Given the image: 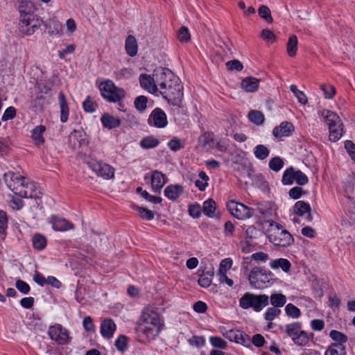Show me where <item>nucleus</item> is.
<instances>
[{
	"label": "nucleus",
	"instance_id": "obj_33",
	"mask_svg": "<svg viewBox=\"0 0 355 355\" xmlns=\"http://www.w3.org/2000/svg\"><path fill=\"white\" fill-rule=\"evenodd\" d=\"M45 130L46 127L42 125L36 126L33 130L31 137L36 146H40L44 143L45 139L43 137V134Z\"/></svg>",
	"mask_w": 355,
	"mask_h": 355
},
{
	"label": "nucleus",
	"instance_id": "obj_9",
	"mask_svg": "<svg viewBox=\"0 0 355 355\" xmlns=\"http://www.w3.org/2000/svg\"><path fill=\"white\" fill-rule=\"evenodd\" d=\"M88 166L98 175L105 180H109L114 176V168L110 165L90 159L87 160Z\"/></svg>",
	"mask_w": 355,
	"mask_h": 355
},
{
	"label": "nucleus",
	"instance_id": "obj_54",
	"mask_svg": "<svg viewBox=\"0 0 355 355\" xmlns=\"http://www.w3.org/2000/svg\"><path fill=\"white\" fill-rule=\"evenodd\" d=\"M281 313V310L276 307H270L264 314V318L268 321H272L278 317Z\"/></svg>",
	"mask_w": 355,
	"mask_h": 355
},
{
	"label": "nucleus",
	"instance_id": "obj_27",
	"mask_svg": "<svg viewBox=\"0 0 355 355\" xmlns=\"http://www.w3.org/2000/svg\"><path fill=\"white\" fill-rule=\"evenodd\" d=\"M69 142L72 143L73 142V148H76V141L78 143V146H84L87 145L88 140L87 139V135L85 132L83 131L80 130H73L69 137Z\"/></svg>",
	"mask_w": 355,
	"mask_h": 355
},
{
	"label": "nucleus",
	"instance_id": "obj_51",
	"mask_svg": "<svg viewBox=\"0 0 355 355\" xmlns=\"http://www.w3.org/2000/svg\"><path fill=\"white\" fill-rule=\"evenodd\" d=\"M285 312L288 316L292 318H297L301 315L300 309L291 303H289L286 306Z\"/></svg>",
	"mask_w": 355,
	"mask_h": 355
},
{
	"label": "nucleus",
	"instance_id": "obj_52",
	"mask_svg": "<svg viewBox=\"0 0 355 355\" xmlns=\"http://www.w3.org/2000/svg\"><path fill=\"white\" fill-rule=\"evenodd\" d=\"M134 209L139 212L140 217L143 219L151 220L154 218V213L147 208L135 206Z\"/></svg>",
	"mask_w": 355,
	"mask_h": 355
},
{
	"label": "nucleus",
	"instance_id": "obj_60",
	"mask_svg": "<svg viewBox=\"0 0 355 355\" xmlns=\"http://www.w3.org/2000/svg\"><path fill=\"white\" fill-rule=\"evenodd\" d=\"M202 210L200 205L198 203L190 205L188 209L189 215L194 218H200Z\"/></svg>",
	"mask_w": 355,
	"mask_h": 355
},
{
	"label": "nucleus",
	"instance_id": "obj_25",
	"mask_svg": "<svg viewBox=\"0 0 355 355\" xmlns=\"http://www.w3.org/2000/svg\"><path fill=\"white\" fill-rule=\"evenodd\" d=\"M52 227L55 231H67L73 229V225L62 218L52 216L51 218Z\"/></svg>",
	"mask_w": 355,
	"mask_h": 355
},
{
	"label": "nucleus",
	"instance_id": "obj_34",
	"mask_svg": "<svg viewBox=\"0 0 355 355\" xmlns=\"http://www.w3.org/2000/svg\"><path fill=\"white\" fill-rule=\"evenodd\" d=\"M272 205L270 202L259 203L257 205V210L263 218H270L273 212Z\"/></svg>",
	"mask_w": 355,
	"mask_h": 355
},
{
	"label": "nucleus",
	"instance_id": "obj_11",
	"mask_svg": "<svg viewBox=\"0 0 355 355\" xmlns=\"http://www.w3.org/2000/svg\"><path fill=\"white\" fill-rule=\"evenodd\" d=\"M17 195L22 198H30L35 200L40 199L42 196L41 188L34 182L24 183V186L19 185L15 188Z\"/></svg>",
	"mask_w": 355,
	"mask_h": 355
},
{
	"label": "nucleus",
	"instance_id": "obj_30",
	"mask_svg": "<svg viewBox=\"0 0 355 355\" xmlns=\"http://www.w3.org/2000/svg\"><path fill=\"white\" fill-rule=\"evenodd\" d=\"M144 324L143 322H141L137 330L142 332L148 340L154 339L159 333V329Z\"/></svg>",
	"mask_w": 355,
	"mask_h": 355
},
{
	"label": "nucleus",
	"instance_id": "obj_41",
	"mask_svg": "<svg viewBox=\"0 0 355 355\" xmlns=\"http://www.w3.org/2000/svg\"><path fill=\"white\" fill-rule=\"evenodd\" d=\"M295 171L293 167H289L284 172L282 182L284 185L292 184L295 181Z\"/></svg>",
	"mask_w": 355,
	"mask_h": 355
},
{
	"label": "nucleus",
	"instance_id": "obj_23",
	"mask_svg": "<svg viewBox=\"0 0 355 355\" xmlns=\"http://www.w3.org/2000/svg\"><path fill=\"white\" fill-rule=\"evenodd\" d=\"M18 9L20 13V19L25 21V18L35 16V6L29 1H21Z\"/></svg>",
	"mask_w": 355,
	"mask_h": 355
},
{
	"label": "nucleus",
	"instance_id": "obj_28",
	"mask_svg": "<svg viewBox=\"0 0 355 355\" xmlns=\"http://www.w3.org/2000/svg\"><path fill=\"white\" fill-rule=\"evenodd\" d=\"M201 272V273L199 275L200 278H199L198 282L200 286H202L203 288H207L211 285V284L212 282L211 277L214 275V268H210L207 271H205V270H203L202 271H201V270H199L198 272Z\"/></svg>",
	"mask_w": 355,
	"mask_h": 355
},
{
	"label": "nucleus",
	"instance_id": "obj_20",
	"mask_svg": "<svg viewBox=\"0 0 355 355\" xmlns=\"http://www.w3.org/2000/svg\"><path fill=\"white\" fill-rule=\"evenodd\" d=\"M294 125L292 123L284 121L273 129L272 134L276 138L288 137L294 132Z\"/></svg>",
	"mask_w": 355,
	"mask_h": 355
},
{
	"label": "nucleus",
	"instance_id": "obj_63",
	"mask_svg": "<svg viewBox=\"0 0 355 355\" xmlns=\"http://www.w3.org/2000/svg\"><path fill=\"white\" fill-rule=\"evenodd\" d=\"M295 181L299 185H304L308 183V177L300 170L295 171Z\"/></svg>",
	"mask_w": 355,
	"mask_h": 355
},
{
	"label": "nucleus",
	"instance_id": "obj_12",
	"mask_svg": "<svg viewBox=\"0 0 355 355\" xmlns=\"http://www.w3.org/2000/svg\"><path fill=\"white\" fill-rule=\"evenodd\" d=\"M42 24V19L36 15L25 18V21L20 19L19 31L24 34L31 35L41 27Z\"/></svg>",
	"mask_w": 355,
	"mask_h": 355
},
{
	"label": "nucleus",
	"instance_id": "obj_10",
	"mask_svg": "<svg viewBox=\"0 0 355 355\" xmlns=\"http://www.w3.org/2000/svg\"><path fill=\"white\" fill-rule=\"evenodd\" d=\"M227 209L233 216L239 220L249 218L253 216V209L234 200L227 203Z\"/></svg>",
	"mask_w": 355,
	"mask_h": 355
},
{
	"label": "nucleus",
	"instance_id": "obj_35",
	"mask_svg": "<svg viewBox=\"0 0 355 355\" xmlns=\"http://www.w3.org/2000/svg\"><path fill=\"white\" fill-rule=\"evenodd\" d=\"M324 355H346V349L341 343H331L325 352Z\"/></svg>",
	"mask_w": 355,
	"mask_h": 355
},
{
	"label": "nucleus",
	"instance_id": "obj_48",
	"mask_svg": "<svg viewBox=\"0 0 355 355\" xmlns=\"http://www.w3.org/2000/svg\"><path fill=\"white\" fill-rule=\"evenodd\" d=\"M329 336L333 340L336 341L335 343L344 345L347 341V336L337 330H331L329 333Z\"/></svg>",
	"mask_w": 355,
	"mask_h": 355
},
{
	"label": "nucleus",
	"instance_id": "obj_61",
	"mask_svg": "<svg viewBox=\"0 0 355 355\" xmlns=\"http://www.w3.org/2000/svg\"><path fill=\"white\" fill-rule=\"evenodd\" d=\"M225 65L229 71L236 70L241 71L243 68V64L238 60L228 61L226 62Z\"/></svg>",
	"mask_w": 355,
	"mask_h": 355
},
{
	"label": "nucleus",
	"instance_id": "obj_36",
	"mask_svg": "<svg viewBox=\"0 0 355 355\" xmlns=\"http://www.w3.org/2000/svg\"><path fill=\"white\" fill-rule=\"evenodd\" d=\"M270 266L272 269H278L281 268L283 271L288 272L291 264L288 260L280 258L272 260L270 263Z\"/></svg>",
	"mask_w": 355,
	"mask_h": 355
},
{
	"label": "nucleus",
	"instance_id": "obj_47",
	"mask_svg": "<svg viewBox=\"0 0 355 355\" xmlns=\"http://www.w3.org/2000/svg\"><path fill=\"white\" fill-rule=\"evenodd\" d=\"M259 15L266 22L271 24L273 19L271 15V12L268 7L261 5L258 9Z\"/></svg>",
	"mask_w": 355,
	"mask_h": 355
},
{
	"label": "nucleus",
	"instance_id": "obj_59",
	"mask_svg": "<svg viewBox=\"0 0 355 355\" xmlns=\"http://www.w3.org/2000/svg\"><path fill=\"white\" fill-rule=\"evenodd\" d=\"M147 98L144 96H139L135 100V106L137 110L143 112L146 109Z\"/></svg>",
	"mask_w": 355,
	"mask_h": 355
},
{
	"label": "nucleus",
	"instance_id": "obj_46",
	"mask_svg": "<svg viewBox=\"0 0 355 355\" xmlns=\"http://www.w3.org/2000/svg\"><path fill=\"white\" fill-rule=\"evenodd\" d=\"M248 118L254 124L261 125L264 121V115L257 110H252L248 114Z\"/></svg>",
	"mask_w": 355,
	"mask_h": 355
},
{
	"label": "nucleus",
	"instance_id": "obj_43",
	"mask_svg": "<svg viewBox=\"0 0 355 355\" xmlns=\"http://www.w3.org/2000/svg\"><path fill=\"white\" fill-rule=\"evenodd\" d=\"M198 176L200 180H197L195 182V185L198 188L200 191H203L208 186V180L209 178L204 171H200L198 174Z\"/></svg>",
	"mask_w": 355,
	"mask_h": 355
},
{
	"label": "nucleus",
	"instance_id": "obj_42",
	"mask_svg": "<svg viewBox=\"0 0 355 355\" xmlns=\"http://www.w3.org/2000/svg\"><path fill=\"white\" fill-rule=\"evenodd\" d=\"M254 154L256 158L263 160L268 157L270 150L266 146L259 144L254 148Z\"/></svg>",
	"mask_w": 355,
	"mask_h": 355
},
{
	"label": "nucleus",
	"instance_id": "obj_3",
	"mask_svg": "<svg viewBox=\"0 0 355 355\" xmlns=\"http://www.w3.org/2000/svg\"><path fill=\"white\" fill-rule=\"evenodd\" d=\"M269 297L266 295H254L251 293H245L239 300V305L244 309L252 308L257 312L261 311L268 304Z\"/></svg>",
	"mask_w": 355,
	"mask_h": 355
},
{
	"label": "nucleus",
	"instance_id": "obj_8",
	"mask_svg": "<svg viewBox=\"0 0 355 355\" xmlns=\"http://www.w3.org/2000/svg\"><path fill=\"white\" fill-rule=\"evenodd\" d=\"M153 76L155 77L156 83L159 86L160 91L180 80L170 69L162 67L154 71Z\"/></svg>",
	"mask_w": 355,
	"mask_h": 355
},
{
	"label": "nucleus",
	"instance_id": "obj_26",
	"mask_svg": "<svg viewBox=\"0 0 355 355\" xmlns=\"http://www.w3.org/2000/svg\"><path fill=\"white\" fill-rule=\"evenodd\" d=\"M260 80L254 77H246L241 83V87L247 92H254L259 88Z\"/></svg>",
	"mask_w": 355,
	"mask_h": 355
},
{
	"label": "nucleus",
	"instance_id": "obj_44",
	"mask_svg": "<svg viewBox=\"0 0 355 355\" xmlns=\"http://www.w3.org/2000/svg\"><path fill=\"white\" fill-rule=\"evenodd\" d=\"M33 246L38 250H43L46 245V238L41 234H35L32 239Z\"/></svg>",
	"mask_w": 355,
	"mask_h": 355
},
{
	"label": "nucleus",
	"instance_id": "obj_58",
	"mask_svg": "<svg viewBox=\"0 0 355 355\" xmlns=\"http://www.w3.org/2000/svg\"><path fill=\"white\" fill-rule=\"evenodd\" d=\"M214 141V137L209 132H205L198 139V142L200 145L203 148H205L210 143H213Z\"/></svg>",
	"mask_w": 355,
	"mask_h": 355
},
{
	"label": "nucleus",
	"instance_id": "obj_64",
	"mask_svg": "<svg viewBox=\"0 0 355 355\" xmlns=\"http://www.w3.org/2000/svg\"><path fill=\"white\" fill-rule=\"evenodd\" d=\"M83 325L86 331L92 333L95 331V325L92 318L90 316L85 317L83 319Z\"/></svg>",
	"mask_w": 355,
	"mask_h": 355
},
{
	"label": "nucleus",
	"instance_id": "obj_55",
	"mask_svg": "<svg viewBox=\"0 0 355 355\" xmlns=\"http://www.w3.org/2000/svg\"><path fill=\"white\" fill-rule=\"evenodd\" d=\"M178 38L182 42H189L191 39L189 29L185 26H182L178 31Z\"/></svg>",
	"mask_w": 355,
	"mask_h": 355
},
{
	"label": "nucleus",
	"instance_id": "obj_13",
	"mask_svg": "<svg viewBox=\"0 0 355 355\" xmlns=\"http://www.w3.org/2000/svg\"><path fill=\"white\" fill-rule=\"evenodd\" d=\"M48 334L51 339L55 340L59 345H65L69 342V332L61 324H57L51 326Z\"/></svg>",
	"mask_w": 355,
	"mask_h": 355
},
{
	"label": "nucleus",
	"instance_id": "obj_4",
	"mask_svg": "<svg viewBox=\"0 0 355 355\" xmlns=\"http://www.w3.org/2000/svg\"><path fill=\"white\" fill-rule=\"evenodd\" d=\"M99 89L103 98L109 102L122 101L126 94L123 88L116 87L110 80L102 82L99 85Z\"/></svg>",
	"mask_w": 355,
	"mask_h": 355
},
{
	"label": "nucleus",
	"instance_id": "obj_32",
	"mask_svg": "<svg viewBox=\"0 0 355 355\" xmlns=\"http://www.w3.org/2000/svg\"><path fill=\"white\" fill-rule=\"evenodd\" d=\"M101 120L103 125L108 129L115 128L121 125V120L119 118H116L109 114H103Z\"/></svg>",
	"mask_w": 355,
	"mask_h": 355
},
{
	"label": "nucleus",
	"instance_id": "obj_7",
	"mask_svg": "<svg viewBox=\"0 0 355 355\" xmlns=\"http://www.w3.org/2000/svg\"><path fill=\"white\" fill-rule=\"evenodd\" d=\"M286 333L293 343L299 346H305L309 342V337L307 333L302 329L300 322H293L285 327Z\"/></svg>",
	"mask_w": 355,
	"mask_h": 355
},
{
	"label": "nucleus",
	"instance_id": "obj_21",
	"mask_svg": "<svg viewBox=\"0 0 355 355\" xmlns=\"http://www.w3.org/2000/svg\"><path fill=\"white\" fill-rule=\"evenodd\" d=\"M116 329V325L113 320L105 318L101 322L100 331L103 337L110 339L113 337Z\"/></svg>",
	"mask_w": 355,
	"mask_h": 355
},
{
	"label": "nucleus",
	"instance_id": "obj_45",
	"mask_svg": "<svg viewBox=\"0 0 355 355\" xmlns=\"http://www.w3.org/2000/svg\"><path fill=\"white\" fill-rule=\"evenodd\" d=\"M83 107L86 112L93 113L96 110L98 105L89 96H88L83 102Z\"/></svg>",
	"mask_w": 355,
	"mask_h": 355
},
{
	"label": "nucleus",
	"instance_id": "obj_22",
	"mask_svg": "<svg viewBox=\"0 0 355 355\" xmlns=\"http://www.w3.org/2000/svg\"><path fill=\"white\" fill-rule=\"evenodd\" d=\"M139 83L141 87L148 90L149 92L154 94L157 91L155 81V77H151L150 75L142 73L139 76Z\"/></svg>",
	"mask_w": 355,
	"mask_h": 355
},
{
	"label": "nucleus",
	"instance_id": "obj_2",
	"mask_svg": "<svg viewBox=\"0 0 355 355\" xmlns=\"http://www.w3.org/2000/svg\"><path fill=\"white\" fill-rule=\"evenodd\" d=\"M321 116L328 124L329 129V140L336 142L343 135V122L340 117L334 112L324 110L321 112Z\"/></svg>",
	"mask_w": 355,
	"mask_h": 355
},
{
	"label": "nucleus",
	"instance_id": "obj_17",
	"mask_svg": "<svg viewBox=\"0 0 355 355\" xmlns=\"http://www.w3.org/2000/svg\"><path fill=\"white\" fill-rule=\"evenodd\" d=\"M139 322L146 324H151L153 327L159 330L162 326L159 315L153 311L143 312L139 318Z\"/></svg>",
	"mask_w": 355,
	"mask_h": 355
},
{
	"label": "nucleus",
	"instance_id": "obj_24",
	"mask_svg": "<svg viewBox=\"0 0 355 355\" xmlns=\"http://www.w3.org/2000/svg\"><path fill=\"white\" fill-rule=\"evenodd\" d=\"M184 187L180 184H170L164 189V196L172 201L176 200L183 193Z\"/></svg>",
	"mask_w": 355,
	"mask_h": 355
},
{
	"label": "nucleus",
	"instance_id": "obj_14",
	"mask_svg": "<svg viewBox=\"0 0 355 355\" xmlns=\"http://www.w3.org/2000/svg\"><path fill=\"white\" fill-rule=\"evenodd\" d=\"M223 336L230 341H234L248 347L251 346L250 337L243 331L239 329H230L229 331H226L223 334Z\"/></svg>",
	"mask_w": 355,
	"mask_h": 355
},
{
	"label": "nucleus",
	"instance_id": "obj_5",
	"mask_svg": "<svg viewBox=\"0 0 355 355\" xmlns=\"http://www.w3.org/2000/svg\"><path fill=\"white\" fill-rule=\"evenodd\" d=\"M159 92L169 103L178 107H182L184 94L180 80H178L176 83L168 85L166 88Z\"/></svg>",
	"mask_w": 355,
	"mask_h": 355
},
{
	"label": "nucleus",
	"instance_id": "obj_37",
	"mask_svg": "<svg viewBox=\"0 0 355 355\" xmlns=\"http://www.w3.org/2000/svg\"><path fill=\"white\" fill-rule=\"evenodd\" d=\"M297 44L298 40L297 36L295 35L290 36L286 44V51L290 57L295 56L297 51Z\"/></svg>",
	"mask_w": 355,
	"mask_h": 355
},
{
	"label": "nucleus",
	"instance_id": "obj_6",
	"mask_svg": "<svg viewBox=\"0 0 355 355\" xmlns=\"http://www.w3.org/2000/svg\"><path fill=\"white\" fill-rule=\"evenodd\" d=\"M272 274L260 267H254L248 275V280L252 287L254 288H262L266 286L272 279Z\"/></svg>",
	"mask_w": 355,
	"mask_h": 355
},
{
	"label": "nucleus",
	"instance_id": "obj_15",
	"mask_svg": "<svg viewBox=\"0 0 355 355\" xmlns=\"http://www.w3.org/2000/svg\"><path fill=\"white\" fill-rule=\"evenodd\" d=\"M148 123L150 126L164 128L168 123L166 114L161 108H155L150 114Z\"/></svg>",
	"mask_w": 355,
	"mask_h": 355
},
{
	"label": "nucleus",
	"instance_id": "obj_18",
	"mask_svg": "<svg viewBox=\"0 0 355 355\" xmlns=\"http://www.w3.org/2000/svg\"><path fill=\"white\" fill-rule=\"evenodd\" d=\"M3 178L8 187L10 190H12L16 195L17 191L15 190V189L14 188L18 187L19 184L24 186L25 183L24 177L16 175L15 173L12 172L5 173Z\"/></svg>",
	"mask_w": 355,
	"mask_h": 355
},
{
	"label": "nucleus",
	"instance_id": "obj_31",
	"mask_svg": "<svg viewBox=\"0 0 355 355\" xmlns=\"http://www.w3.org/2000/svg\"><path fill=\"white\" fill-rule=\"evenodd\" d=\"M125 51L128 55L130 57H134L137 55L138 51L137 42L133 35H128L125 40Z\"/></svg>",
	"mask_w": 355,
	"mask_h": 355
},
{
	"label": "nucleus",
	"instance_id": "obj_29",
	"mask_svg": "<svg viewBox=\"0 0 355 355\" xmlns=\"http://www.w3.org/2000/svg\"><path fill=\"white\" fill-rule=\"evenodd\" d=\"M58 101L60 107V121L64 123L68 119L69 110L66 98L62 92L59 93Z\"/></svg>",
	"mask_w": 355,
	"mask_h": 355
},
{
	"label": "nucleus",
	"instance_id": "obj_40",
	"mask_svg": "<svg viewBox=\"0 0 355 355\" xmlns=\"http://www.w3.org/2000/svg\"><path fill=\"white\" fill-rule=\"evenodd\" d=\"M270 299L271 304L276 308L282 307L286 302V297L282 293L272 294Z\"/></svg>",
	"mask_w": 355,
	"mask_h": 355
},
{
	"label": "nucleus",
	"instance_id": "obj_62",
	"mask_svg": "<svg viewBox=\"0 0 355 355\" xmlns=\"http://www.w3.org/2000/svg\"><path fill=\"white\" fill-rule=\"evenodd\" d=\"M232 266V260L230 258L225 259L221 261L218 270L219 274H226L227 270L230 269Z\"/></svg>",
	"mask_w": 355,
	"mask_h": 355
},
{
	"label": "nucleus",
	"instance_id": "obj_39",
	"mask_svg": "<svg viewBox=\"0 0 355 355\" xmlns=\"http://www.w3.org/2000/svg\"><path fill=\"white\" fill-rule=\"evenodd\" d=\"M159 141L153 136H148L143 138L140 141V146L144 149H149L157 147Z\"/></svg>",
	"mask_w": 355,
	"mask_h": 355
},
{
	"label": "nucleus",
	"instance_id": "obj_57",
	"mask_svg": "<svg viewBox=\"0 0 355 355\" xmlns=\"http://www.w3.org/2000/svg\"><path fill=\"white\" fill-rule=\"evenodd\" d=\"M128 338L125 336L121 335L115 341V347L120 352H124L127 349Z\"/></svg>",
	"mask_w": 355,
	"mask_h": 355
},
{
	"label": "nucleus",
	"instance_id": "obj_49",
	"mask_svg": "<svg viewBox=\"0 0 355 355\" xmlns=\"http://www.w3.org/2000/svg\"><path fill=\"white\" fill-rule=\"evenodd\" d=\"M290 89L297 98L299 103L302 105H306L307 103L308 100L306 95L303 92L299 90L295 85H291L290 86Z\"/></svg>",
	"mask_w": 355,
	"mask_h": 355
},
{
	"label": "nucleus",
	"instance_id": "obj_38",
	"mask_svg": "<svg viewBox=\"0 0 355 355\" xmlns=\"http://www.w3.org/2000/svg\"><path fill=\"white\" fill-rule=\"evenodd\" d=\"M216 209V202L213 199L209 198L204 202L202 211L208 217L211 218L214 216Z\"/></svg>",
	"mask_w": 355,
	"mask_h": 355
},
{
	"label": "nucleus",
	"instance_id": "obj_56",
	"mask_svg": "<svg viewBox=\"0 0 355 355\" xmlns=\"http://www.w3.org/2000/svg\"><path fill=\"white\" fill-rule=\"evenodd\" d=\"M211 345L216 348L225 349L227 347V342L218 336H211L209 338Z\"/></svg>",
	"mask_w": 355,
	"mask_h": 355
},
{
	"label": "nucleus",
	"instance_id": "obj_53",
	"mask_svg": "<svg viewBox=\"0 0 355 355\" xmlns=\"http://www.w3.org/2000/svg\"><path fill=\"white\" fill-rule=\"evenodd\" d=\"M320 89L324 93V98L327 99L332 98L336 92V88L333 85L329 84L321 85Z\"/></svg>",
	"mask_w": 355,
	"mask_h": 355
},
{
	"label": "nucleus",
	"instance_id": "obj_1",
	"mask_svg": "<svg viewBox=\"0 0 355 355\" xmlns=\"http://www.w3.org/2000/svg\"><path fill=\"white\" fill-rule=\"evenodd\" d=\"M271 227L275 228L268 234V238L275 245L286 248L291 245L294 243L293 236L283 226L277 223L271 221L270 223Z\"/></svg>",
	"mask_w": 355,
	"mask_h": 355
},
{
	"label": "nucleus",
	"instance_id": "obj_16",
	"mask_svg": "<svg viewBox=\"0 0 355 355\" xmlns=\"http://www.w3.org/2000/svg\"><path fill=\"white\" fill-rule=\"evenodd\" d=\"M151 187L154 192L160 193L161 189L163 188L165 184L168 182V178L158 170L153 171L151 173Z\"/></svg>",
	"mask_w": 355,
	"mask_h": 355
},
{
	"label": "nucleus",
	"instance_id": "obj_19",
	"mask_svg": "<svg viewBox=\"0 0 355 355\" xmlns=\"http://www.w3.org/2000/svg\"><path fill=\"white\" fill-rule=\"evenodd\" d=\"M294 213L300 216H304L305 219L308 221H311L313 219L311 215V208L309 204L304 201H297L293 207Z\"/></svg>",
	"mask_w": 355,
	"mask_h": 355
},
{
	"label": "nucleus",
	"instance_id": "obj_50",
	"mask_svg": "<svg viewBox=\"0 0 355 355\" xmlns=\"http://www.w3.org/2000/svg\"><path fill=\"white\" fill-rule=\"evenodd\" d=\"M284 161L279 157H275L269 161V168L275 172L280 171L284 166Z\"/></svg>",
	"mask_w": 355,
	"mask_h": 355
}]
</instances>
